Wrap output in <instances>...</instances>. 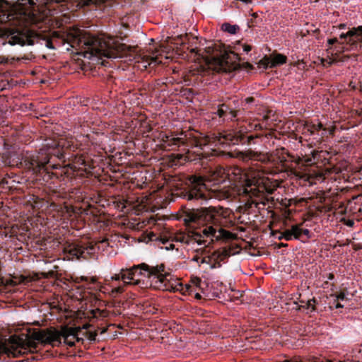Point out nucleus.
<instances>
[{
	"label": "nucleus",
	"mask_w": 362,
	"mask_h": 362,
	"mask_svg": "<svg viewBox=\"0 0 362 362\" xmlns=\"http://www.w3.org/2000/svg\"><path fill=\"white\" fill-rule=\"evenodd\" d=\"M79 329L65 327L62 332L54 327L47 329H29L27 334L11 336L7 343L0 342V354L8 356L18 357L27 351L35 350L38 344L43 346H59L64 342L69 346H75L76 339L79 341L81 339L78 337Z\"/></svg>",
	"instance_id": "f257e3e1"
},
{
	"label": "nucleus",
	"mask_w": 362,
	"mask_h": 362,
	"mask_svg": "<svg viewBox=\"0 0 362 362\" xmlns=\"http://www.w3.org/2000/svg\"><path fill=\"white\" fill-rule=\"evenodd\" d=\"M40 151H44V153H40V160L44 168L43 180L46 181L54 177L63 180H71L75 175V170L70 164L59 168L53 164L51 166L55 169V171L50 172L47 165L52 157H56L64 163L68 160L78 166L90 167V158L79 148L78 142L72 139L46 140V143Z\"/></svg>",
	"instance_id": "f03ea898"
},
{
	"label": "nucleus",
	"mask_w": 362,
	"mask_h": 362,
	"mask_svg": "<svg viewBox=\"0 0 362 362\" xmlns=\"http://www.w3.org/2000/svg\"><path fill=\"white\" fill-rule=\"evenodd\" d=\"M178 218L182 219L185 224L204 223L206 226L201 232H195L194 238L199 245L205 243L204 237L214 238L216 240L228 241L235 238V234L226 230L229 215L227 209L221 206L193 207L190 203L182 206Z\"/></svg>",
	"instance_id": "7ed1b4c3"
},
{
	"label": "nucleus",
	"mask_w": 362,
	"mask_h": 362,
	"mask_svg": "<svg viewBox=\"0 0 362 362\" xmlns=\"http://www.w3.org/2000/svg\"><path fill=\"white\" fill-rule=\"evenodd\" d=\"M74 42L83 52L84 57L90 59L105 57L114 59L129 58L130 60L136 52L135 47L120 43L113 37H99L87 33H80Z\"/></svg>",
	"instance_id": "20e7f679"
},
{
	"label": "nucleus",
	"mask_w": 362,
	"mask_h": 362,
	"mask_svg": "<svg viewBox=\"0 0 362 362\" xmlns=\"http://www.w3.org/2000/svg\"><path fill=\"white\" fill-rule=\"evenodd\" d=\"M127 274L122 276V281H135V284H139L141 278H147L150 286L154 289L178 291L182 289V284L177 282L171 274V269L166 268L164 264L156 266H150L146 263L134 265L129 269H125Z\"/></svg>",
	"instance_id": "39448f33"
},
{
	"label": "nucleus",
	"mask_w": 362,
	"mask_h": 362,
	"mask_svg": "<svg viewBox=\"0 0 362 362\" xmlns=\"http://www.w3.org/2000/svg\"><path fill=\"white\" fill-rule=\"evenodd\" d=\"M206 52L211 57L214 62V69L220 74H231L241 69H253L249 62L240 64L241 60L238 54L233 51H228L225 45L220 42H211L205 48Z\"/></svg>",
	"instance_id": "423d86ee"
},
{
	"label": "nucleus",
	"mask_w": 362,
	"mask_h": 362,
	"mask_svg": "<svg viewBox=\"0 0 362 362\" xmlns=\"http://www.w3.org/2000/svg\"><path fill=\"white\" fill-rule=\"evenodd\" d=\"M245 193L249 197L248 202L250 207L254 206L258 209H262L267 205L274 203L273 197L265 196L264 193L272 194L278 185L276 181L260 175L254 176L252 179H247Z\"/></svg>",
	"instance_id": "0eeeda50"
},
{
	"label": "nucleus",
	"mask_w": 362,
	"mask_h": 362,
	"mask_svg": "<svg viewBox=\"0 0 362 362\" xmlns=\"http://www.w3.org/2000/svg\"><path fill=\"white\" fill-rule=\"evenodd\" d=\"M0 40L3 45H33L35 43L45 45L49 49H54L49 35L35 33L28 29H11L0 30Z\"/></svg>",
	"instance_id": "6e6552de"
},
{
	"label": "nucleus",
	"mask_w": 362,
	"mask_h": 362,
	"mask_svg": "<svg viewBox=\"0 0 362 362\" xmlns=\"http://www.w3.org/2000/svg\"><path fill=\"white\" fill-rule=\"evenodd\" d=\"M40 153H44V151H26L22 154L14 151H6L2 153L1 159L5 166L24 168L43 178L44 168L40 160Z\"/></svg>",
	"instance_id": "1a4fd4ad"
},
{
	"label": "nucleus",
	"mask_w": 362,
	"mask_h": 362,
	"mask_svg": "<svg viewBox=\"0 0 362 362\" xmlns=\"http://www.w3.org/2000/svg\"><path fill=\"white\" fill-rule=\"evenodd\" d=\"M97 243L87 240H76L67 242L63 248L65 257L68 259H88L95 256Z\"/></svg>",
	"instance_id": "9d476101"
},
{
	"label": "nucleus",
	"mask_w": 362,
	"mask_h": 362,
	"mask_svg": "<svg viewBox=\"0 0 362 362\" xmlns=\"http://www.w3.org/2000/svg\"><path fill=\"white\" fill-rule=\"evenodd\" d=\"M166 146L175 149V148L181 146H186L189 147H196L202 149L204 146H207L210 143V138L206 136L199 134H190L189 136L185 137H174L171 136H166L165 139L163 140Z\"/></svg>",
	"instance_id": "9b49d317"
},
{
	"label": "nucleus",
	"mask_w": 362,
	"mask_h": 362,
	"mask_svg": "<svg viewBox=\"0 0 362 362\" xmlns=\"http://www.w3.org/2000/svg\"><path fill=\"white\" fill-rule=\"evenodd\" d=\"M187 188L182 192V197L189 202H200L206 200V186L202 177L192 175L188 178Z\"/></svg>",
	"instance_id": "f8f14e48"
},
{
	"label": "nucleus",
	"mask_w": 362,
	"mask_h": 362,
	"mask_svg": "<svg viewBox=\"0 0 362 362\" xmlns=\"http://www.w3.org/2000/svg\"><path fill=\"white\" fill-rule=\"evenodd\" d=\"M237 158L244 163L251 165H253L254 162L260 163L262 165H276L279 163V161L276 160L272 154L255 151L252 149H248L245 151H239L237 153ZM279 159L281 166L285 168L284 163L286 161V159L284 157L282 158H279Z\"/></svg>",
	"instance_id": "ddd939ff"
},
{
	"label": "nucleus",
	"mask_w": 362,
	"mask_h": 362,
	"mask_svg": "<svg viewBox=\"0 0 362 362\" xmlns=\"http://www.w3.org/2000/svg\"><path fill=\"white\" fill-rule=\"evenodd\" d=\"M261 134L247 135L242 130H233L221 134L218 141L221 144L238 145L255 144V140L259 138Z\"/></svg>",
	"instance_id": "4468645a"
},
{
	"label": "nucleus",
	"mask_w": 362,
	"mask_h": 362,
	"mask_svg": "<svg viewBox=\"0 0 362 362\" xmlns=\"http://www.w3.org/2000/svg\"><path fill=\"white\" fill-rule=\"evenodd\" d=\"M339 39L344 40L341 44L348 45L352 47H356L359 43L362 42V25L349 28L346 33H342L339 35Z\"/></svg>",
	"instance_id": "2eb2a0df"
},
{
	"label": "nucleus",
	"mask_w": 362,
	"mask_h": 362,
	"mask_svg": "<svg viewBox=\"0 0 362 362\" xmlns=\"http://www.w3.org/2000/svg\"><path fill=\"white\" fill-rule=\"evenodd\" d=\"M321 126L320 124H315L313 122H308L305 126V129L309 132L310 135L313 136V139L315 140L313 141L314 144H320L323 139L321 137L320 133L317 129H320Z\"/></svg>",
	"instance_id": "dca6fc26"
},
{
	"label": "nucleus",
	"mask_w": 362,
	"mask_h": 362,
	"mask_svg": "<svg viewBox=\"0 0 362 362\" xmlns=\"http://www.w3.org/2000/svg\"><path fill=\"white\" fill-rule=\"evenodd\" d=\"M269 57H271V66L272 69L276 68L281 65H283L286 63L287 57L286 56L280 54V53H273L270 54Z\"/></svg>",
	"instance_id": "f3484780"
},
{
	"label": "nucleus",
	"mask_w": 362,
	"mask_h": 362,
	"mask_svg": "<svg viewBox=\"0 0 362 362\" xmlns=\"http://www.w3.org/2000/svg\"><path fill=\"white\" fill-rule=\"evenodd\" d=\"M36 278L35 276H32L30 274H20L16 275L13 276L12 282L14 284H23L28 285L30 282L35 281Z\"/></svg>",
	"instance_id": "a211bd4d"
},
{
	"label": "nucleus",
	"mask_w": 362,
	"mask_h": 362,
	"mask_svg": "<svg viewBox=\"0 0 362 362\" xmlns=\"http://www.w3.org/2000/svg\"><path fill=\"white\" fill-rule=\"evenodd\" d=\"M189 158L182 153H173L171 156L170 163L172 167H177L184 165Z\"/></svg>",
	"instance_id": "6ab92c4d"
},
{
	"label": "nucleus",
	"mask_w": 362,
	"mask_h": 362,
	"mask_svg": "<svg viewBox=\"0 0 362 362\" xmlns=\"http://www.w3.org/2000/svg\"><path fill=\"white\" fill-rule=\"evenodd\" d=\"M316 124H320L321 126L320 129H317V131L323 140L325 138H327L329 136L334 134L335 130L334 127L332 126L330 127H324V125L321 122H317Z\"/></svg>",
	"instance_id": "aec40b11"
},
{
	"label": "nucleus",
	"mask_w": 362,
	"mask_h": 362,
	"mask_svg": "<svg viewBox=\"0 0 362 362\" xmlns=\"http://www.w3.org/2000/svg\"><path fill=\"white\" fill-rule=\"evenodd\" d=\"M301 305L299 306L298 310L306 309L309 310L310 312L315 311V304L317 303V300L315 298L307 300L306 302L301 300Z\"/></svg>",
	"instance_id": "412c9836"
},
{
	"label": "nucleus",
	"mask_w": 362,
	"mask_h": 362,
	"mask_svg": "<svg viewBox=\"0 0 362 362\" xmlns=\"http://www.w3.org/2000/svg\"><path fill=\"white\" fill-rule=\"evenodd\" d=\"M92 317L95 319L103 320L110 315V311L107 310H100L99 308L93 310L91 311Z\"/></svg>",
	"instance_id": "4be33fe9"
},
{
	"label": "nucleus",
	"mask_w": 362,
	"mask_h": 362,
	"mask_svg": "<svg viewBox=\"0 0 362 362\" xmlns=\"http://www.w3.org/2000/svg\"><path fill=\"white\" fill-rule=\"evenodd\" d=\"M238 111L232 109L229 107V110L226 112V116L223 118V122H233L236 119Z\"/></svg>",
	"instance_id": "5701e85b"
},
{
	"label": "nucleus",
	"mask_w": 362,
	"mask_h": 362,
	"mask_svg": "<svg viewBox=\"0 0 362 362\" xmlns=\"http://www.w3.org/2000/svg\"><path fill=\"white\" fill-rule=\"evenodd\" d=\"M229 107L230 106L226 103L218 105L216 114L223 120L226 116V112L229 110Z\"/></svg>",
	"instance_id": "b1692460"
},
{
	"label": "nucleus",
	"mask_w": 362,
	"mask_h": 362,
	"mask_svg": "<svg viewBox=\"0 0 362 362\" xmlns=\"http://www.w3.org/2000/svg\"><path fill=\"white\" fill-rule=\"evenodd\" d=\"M213 255L216 257L217 259L223 262L230 255V252L227 249H223L221 252L215 251L213 252Z\"/></svg>",
	"instance_id": "393cba45"
},
{
	"label": "nucleus",
	"mask_w": 362,
	"mask_h": 362,
	"mask_svg": "<svg viewBox=\"0 0 362 362\" xmlns=\"http://www.w3.org/2000/svg\"><path fill=\"white\" fill-rule=\"evenodd\" d=\"M239 29L240 28L237 25H231L228 23L222 25V30L230 34H235Z\"/></svg>",
	"instance_id": "a878e982"
},
{
	"label": "nucleus",
	"mask_w": 362,
	"mask_h": 362,
	"mask_svg": "<svg viewBox=\"0 0 362 362\" xmlns=\"http://www.w3.org/2000/svg\"><path fill=\"white\" fill-rule=\"evenodd\" d=\"M258 65L259 67L263 68L264 69H272L270 67L271 66V57L268 55H265L262 59H261L259 62Z\"/></svg>",
	"instance_id": "bb28decb"
},
{
	"label": "nucleus",
	"mask_w": 362,
	"mask_h": 362,
	"mask_svg": "<svg viewBox=\"0 0 362 362\" xmlns=\"http://www.w3.org/2000/svg\"><path fill=\"white\" fill-rule=\"evenodd\" d=\"M122 303L121 301L114 300L112 302L108 303L106 305L113 308L115 310H113V313L115 315H120L122 313L119 310V308L122 305Z\"/></svg>",
	"instance_id": "cd10ccee"
},
{
	"label": "nucleus",
	"mask_w": 362,
	"mask_h": 362,
	"mask_svg": "<svg viewBox=\"0 0 362 362\" xmlns=\"http://www.w3.org/2000/svg\"><path fill=\"white\" fill-rule=\"evenodd\" d=\"M78 4L83 6H90L92 5H97L98 4L105 3V0H78Z\"/></svg>",
	"instance_id": "c85d7f7f"
},
{
	"label": "nucleus",
	"mask_w": 362,
	"mask_h": 362,
	"mask_svg": "<svg viewBox=\"0 0 362 362\" xmlns=\"http://www.w3.org/2000/svg\"><path fill=\"white\" fill-rule=\"evenodd\" d=\"M284 238L286 240H291L293 239V236L292 235L291 229H286L284 232L280 233V235L278 237L279 240H281Z\"/></svg>",
	"instance_id": "c756f323"
},
{
	"label": "nucleus",
	"mask_w": 362,
	"mask_h": 362,
	"mask_svg": "<svg viewBox=\"0 0 362 362\" xmlns=\"http://www.w3.org/2000/svg\"><path fill=\"white\" fill-rule=\"evenodd\" d=\"M293 239H300L302 233L301 228L298 225H293L291 228Z\"/></svg>",
	"instance_id": "7c9ffc66"
},
{
	"label": "nucleus",
	"mask_w": 362,
	"mask_h": 362,
	"mask_svg": "<svg viewBox=\"0 0 362 362\" xmlns=\"http://www.w3.org/2000/svg\"><path fill=\"white\" fill-rule=\"evenodd\" d=\"M148 238L149 241H160L163 244H165L168 242V240L158 237L156 233H150L148 235Z\"/></svg>",
	"instance_id": "2f4dec72"
},
{
	"label": "nucleus",
	"mask_w": 362,
	"mask_h": 362,
	"mask_svg": "<svg viewBox=\"0 0 362 362\" xmlns=\"http://www.w3.org/2000/svg\"><path fill=\"white\" fill-rule=\"evenodd\" d=\"M20 57H11L8 58V57L1 56L0 57V64H12L16 61H20Z\"/></svg>",
	"instance_id": "473e14b6"
},
{
	"label": "nucleus",
	"mask_w": 362,
	"mask_h": 362,
	"mask_svg": "<svg viewBox=\"0 0 362 362\" xmlns=\"http://www.w3.org/2000/svg\"><path fill=\"white\" fill-rule=\"evenodd\" d=\"M81 280H82L83 281L86 282V284H87V285H90V284L95 285V284H98L97 279H96V278H95V277L82 276V277H81Z\"/></svg>",
	"instance_id": "72a5a7b5"
},
{
	"label": "nucleus",
	"mask_w": 362,
	"mask_h": 362,
	"mask_svg": "<svg viewBox=\"0 0 362 362\" xmlns=\"http://www.w3.org/2000/svg\"><path fill=\"white\" fill-rule=\"evenodd\" d=\"M123 291H124L123 286H117L116 288L111 289L110 296L111 297H115L117 294L122 293Z\"/></svg>",
	"instance_id": "f704fd0d"
},
{
	"label": "nucleus",
	"mask_w": 362,
	"mask_h": 362,
	"mask_svg": "<svg viewBox=\"0 0 362 362\" xmlns=\"http://www.w3.org/2000/svg\"><path fill=\"white\" fill-rule=\"evenodd\" d=\"M214 258H215V257L213 255V254L211 255H206V256L202 257V259L200 260V263L201 264H207L210 265L211 263V261L214 259Z\"/></svg>",
	"instance_id": "c9c22d12"
},
{
	"label": "nucleus",
	"mask_w": 362,
	"mask_h": 362,
	"mask_svg": "<svg viewBox=\"0 0 362 362\" xmlns=\"http://www.w3.org/2000/svg\"><path fill=\"white\" fill-rule=\"evenodd\" d=\"M221 267V261L215 257L210 264L211 269H216Z\"/></svg>",
	"instance_id": "e433bc0d"
},
{
	"label": "nucleus",
	"mask_w": 362,
	"mask_h": 362,
	"mask_svg": "<svg viewBox=\"0 0 362 362\" xmlns=\"http://www.w3.org/2000/svg\"><path fill=\"white\" fill-rule=\"evenodd\" d=\"M346 290L345 291H341L339 294H337L336 296L337 297V300H347L348 298H346Z\"/></svg>",
	"instance_id": "4c0bfd02"
},
{
	"label": "nucleus",
	"mask_w": 362,
	"mask_h": 362,
	"mask_svg": "<svg viewBox=\"0 0 362 362\" xmlns=\"http://www.w3.org/2000/svg\"><path fill=\"white\" fill-rule=\"evenodd\" d=\"M127 274V272H126L125 269H122L121 270L120 274H115L114 276H112V280H115V281H119V280H120V279H121V280H122V274Z\"/></svg>",
	"instance_id": "58836bf2"
},
{
	"label": "nucleus",
	"mask_w": 362,
	"mask_h": 362,
	"mask_svg": "<svg viewBox=\"0 0 362 362\" xmlns=\"http://www.w3.org/2000/svg\"><path fill=\"white\" fill-rule=\"evenodd\" d=\"M87 337L90 341H95L97 336V332H88L87 333Z\"/></svg>",
	"instance_id": "ea45409f"
},
{
	"label": "nucleus",
	"mask_w": 362,
	"mask_h": 362,
	"mask_svg": "<svg viewBox=\"0 0 362 362\" xmlns=\"http://www.w3.org/2000/svg\"><path fill=\"white\" fill-rule=\"evenodd\" d=\"M98 290L100 292H101L103 293H109V294L110 293L108 288L105 286L98 285Z\"/></svg>",
	"instance_id": "a19ab883"
},
{
	"label": "nucleus",
	"mask_w": 362,
	"mask_h": 362,
	"mask_svg": "<svg viewBox=\"0 0 362 362\" xmlns=\"http://www.w3.org/2000/svg\"><path fill=\"white\" fill-rule=\"evenodd\" d=\"M343 221H344V223L349 227H353L354 225V220H351V219L344 218Z\"/></svg>",
	"instance_id": "79ce46f5"
},
{
	"label": "nucleus",
	"mask_w": 362,
	"mask_h": 362,
	"mask_svg": "<svg viewBox=\"0 0 362 362\" xmlns=\"http://www.w3.org/2000/svg\"><path fill=\"white\" fill-rule=\"evenodd\" d=\"M202 255H199V254H197L192 257V261L197 262L199 264V266H200V264H201L200 260L202 259Z\"/></svg>",
	"instance_id": "37998d69"
},
{
	"label": "nucleus",
	"mask_w": 362,
	"mask_h": 362,
	"mask_svg": "<svg viewBox=\"0 0 362 362\" xmlns=\"http://www.w3.org/2000/svg\"><path fill=\"white\" fill-rule=\"evenodd\" d=\"M327 42H328L329 45H334L335 43L339 42V40H338L337 37H333V38L329 39L327 40Z\"/></svg>",
	"instance_id": "c03bdc74"
},
{
	"label": "nucleus",
	"mask_w": 362,
	"mask_h": 362,
	"mask_svg": "<svg viewBox=\"0 0 362 362\" xmlns=\"http://www.w3.org/2000/svg\"><path fill=\"white\" fill-rule=\"evenodd\" d=\"M352 247L355 251H358L362 249V245L354 243Z\"/></svg>",
	"instance_id": "a18cd8bd"
},
{
	"label": "nucleus",
	"mask_w": 362,
	"mask_h": 362,
	"mask_svg": "<svg viewBox=\"0 0 362 362\" xmlns=\"http://www.w3.org/2000/svg\"><path fill=\"white\" fill-rule=\"evenodd\" d=\"M255 101V98L253 97H248L247 98L245 99V102L247 103V104H251V103H253Z\"/></svg>",
	"instance_id": "49530a36"
},
{
	"label": "nucleus",
	"mask_w": 362,
	"mask_h": 362,
	"mask_svg": "<svg viewBox=\"0 0 362 362\" xmlns=\"http://www.w3.org/2000/svg\"><path fill=\"white\" fill-rule=\"evenodd\" d=\"M302 178L307 180L310 182H313V177L310 175L305 174L302 176Z\"/></svg>",
	"instance_id": "de8ad7c7"
},
{
	"label": "nucleus",
	"mask_w": 362,
	"mask_h": 362,
	"mask_svg": "<svg viewBox=\"0 0 362 362\" xmlns=\"http://www.w3.org/2000/svg\"><path fill=\"white\" fill-rule=\"evenodd\" d=\"M243 48V51L246 53L249 52L252 49V47L249 45H244Z\"/></svg>",
	"instance_id": "09e8293b"
},
{
	"label": "nucleus",
	"mask_w": 362,
	"mask_h": 362,
	"mask_svg": "<svg viewBox=\"0 0 362 362\" xmlns=\"http://www.w3.org/2000/svg\"><path fill=\"white\" fill-rule=\"evenodd\" d=\"M254 128H255V129L257 130V129H262L264 127H263L262 124L257 123V124H254Z\"/></svg>",
	"instance_id": "8fccbe9b"
},
{
	"label": "nucleus",
	"mask_w": 362,
	"mask_h": 362,
	"mask_svg": "<svg viewBox=\"0 0 362 362\" xmlns=\"http://www.w3.org/2000/svg\"><path fill=\"white\" fill-rule=\"evenodd\" d=\"M301 233L304 234V235H308L309 233H310V231H309L308 229H302L301 228Z\"/></svg>",
	"instance_id": "3c124183"
},
{
	"label": "nucleus",
	"mask_w": 362,
	"mask_h": 362,
	"mask_svg": "<svg viewBox=\"0 0 362 362\" xmlns=\"http://www.w3.org/2000/svg\"><path fill=\"white\" fill-rule=\"evenodd\" d=\"M339 28L340 30H343V29H345L346 28V25L345 23H341L339 25Z\"/></svg>",
	"instance_id": "603ef678"
},
{
	"label": "nucleus",
	"mask_w": 362,
	"mask_h": 362,
	"mask_svg": "<svg viewBox=\"0 0 362 362\" xmlns=\"http://www.w3.org/2000/svg\"><path fill=\"white\" fill-rule=\"evenodd\" d=\"M156 59H154V58H153V57H151V58L150 59V62L148 63V65H151V64H153V63H156Z\"/></svg>",
	"instance_id": "864d4df0"
},
{
	"label": "nucleus",
	"mask_w": 362,
	"mask_h": 362,
	"mask_svg": "<svg viewBox=\"0 0 362 362\" xmlns=\"http://www.w3.org/2000/svg\"><path fill=\"white\" fill-rule=\"evenodd\" d=\"M185 37H183V36H182V35L179 36V37H178V40H179V41H180L179 43H180V44H183V43H184L183 38H185Z\"/></svg>",
	"instance_id": "5fc2aeb1"
},
{
	"label": "nucleus",
	"mask_w": 362,
	"mask_h": 362,
	"mask_svg": "<svg viewBox=\"0 0 362 362\" xmlns=\"http://www.w3.org/2000/svg\"><path fill=\"white\" fill-rule=\"evenodd\" d=\"M334 279V275L332 273H329L328 275V279L332 280Z\"/></svg>",
	"instance_id": "6e6d98bb"
},
{
	"label": "nucleus",
	"mask_w": 362,
	"mask_h": 362,
	"mask_svg": "<svg viewBox=\"0 0 362 362\" xmlns=\"http://www.w3.org/2000/svg\"><path fill=\"white\" fill-rule=\"evenodd\" d=\"M343 307H344V305H341L340 303L337 302V303H336V305H335V308H343Z\"/></svg>",
	"instance_id": "4d7b16f0"
},
{
	"label": "nucleus",
	"mask_w": 362,
	"mask_h": 362,
	"mask_svg": "<svg viewBox=\"0 0 362 362\" xmlns=\"http://www.w3.org/2000/svg\"><path fill=\"white\" fill-rule=\"evenodd\" d=\"M28 3L30 5V6H33L35 4V2L34 0H28Z\"/></svg>",
	"instance_id": "13d9d810"
},
{
	"label": "nucleus",
	"mask_w": 362,
	"mask_h": 362,
	"mask_svg": "<svg viewBox=\"0 0 362 362\" xmlns=\"http://www.w3.org/2000/svg\"><path fill=\"white\" fill-rule=\"evenodd\" d=\"M51 1L59 4V3L65 2L66 0H51Z\"/></svg>",
	"instance_id": "bf43d9fd"
},
{
	"label": "nucleus",
	"mask_w": 362,
	"mask_h": 362,
	"mask_svg": "<svg viewBox=\"0 0 362 362\" xmlns=\"http://www.w3.org/2000/svg\"><path fill=\"white\" fill-rule=\"evenodd\" d=\"M99 329H101L100 330L101 333H105L107 331V328H103V329L102 328H99Z\"/></svg>",
	"instance_id": "052dcab7"
},
{
	"label": "nucleus",
	"mask_w": 362,
	"mask_h": 362,
	"mask_svg": "<svg viewBox=\"0 0 362 362\" xmlns=\"http://www.w3.org/2000/svg\"><path fill=\"white\" fill-rule=\"evenodd\" d=\"M360 90L362 92V78L360 79Z\"/></svg>",
	"instance_id": "680f3d73"
},
{
	"label": "nucleus",
	"mask_w": 362,
	"mask_h": 362,
	"mask_svg": "<svg viewBox=\"0 0 362 362\" xmlns=\"http://www.w3.org/2000/svg\"><path fill=\"white\" fill-rule=\"evenodd\" d=\"M269 119V117L267 115H264L262 118L263 121H267Z\"/></svg>",
	"instance_id": "e2e57ef3"
},
{
	"label": "nucleus",
	"mask_w": 362,
	"mask_h": 362,
	"mask_svg": "<svg viewBox=\"0 0 362 362\" xmlns=\"http://www.w3.org/2000/svg\"><path fill=\"white\" fill-rule=\"evenodd\" d=\"M195 298L197 299H199V298H201V295L199 293H197L195 296Z\"/></svg>",
	"instance_id": "0e129e2a"
},
{
	"label": "nucleus",
	"mask_w": 362,
	"mask_h": 362,
	"mask_svg": "<svg viewBox=\"0 0 362 362\" xmlns=\"http://www.w3.org/2000/svg\"><path fill=\"white\" fill-rule=\"evenodd\" d=\"M252 17H253V18H256L258 16V15H257V13H252Z\"/></svg>",
	"instance_id": "69168bd1"
},
{
	"label": "nucleus",
	"mask_w": 362,
	"mask_h": 362,
	"mask_svg": "<svg viewBox=\"0 0 362 362\" xmlns=\"http://www.w3.org/2000/svg\"><path fill=\"white\" fill-rule=\"evenodd\" d=\"M315 177H319L320 179H321L322 177V175L321 173H320V174H317Z\"/></svg>",
	"instance_id": "338daca9"
},
{
	"label": "nucleus",
	"mask_w": 362,
	"mask_h": 362,
	"mask_svg": "<svg viewBox=\"0 0 362 362\" xmlns=\"http://www.w3.org/2000/svg\"><path fill=\"white\" fill-rule=\"evenodd\" d=\"M173 244H170V247H166V249L169 250L170 248H173Z\"/></svg>",
	"instance_id": "774afa93"
}]
</instances>
